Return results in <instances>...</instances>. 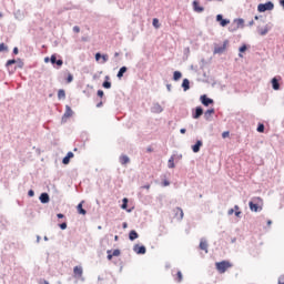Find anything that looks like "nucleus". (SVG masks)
I'll return each instance as SVG.
<instances>
[{
  "instance_id": "obj_1",
  "label": "nucleus",
  "mask_w": 284,
  "mask_h": 284,
  "mask_svg": "<svg viewBox=\"0 0 284 284\" xmlns=\"http://www.w3.org/2000/svg\"><path fill=\"white\" fill-rule=\"evenodd\" d=\"M215 267L220 274H225L227 270L232 267V264L230 263V261H222V262L215 263Z\"/></svg>"
},
{
  "instance_id": "obj_47",
  "label": "nucleus",
  "mask_w": 284,
  "mask_h": 284,
  "mask_svg": "<svg viewBox=\"0 0 284 284\" xmlns=\"http://www.w3.org/2000/svg\"><path fill=\"white\" fill-rule=\"evenodd\" d=\"M247 50V47L245 44H243L241 48H240V52H245Z\"/></svg>"
},
{
  "instance_id": "obj_41",
  "label": "nucleus",
  "mask_w": 284,
  "mask_h": 284,
  "mask_svg": "<svg viewBox=\"0 0 284 284\" xmlns=\"http://www.w3.org/2000/svg\"><path fill=\"white\" fill-rule=\"evenodd\" d=\"M236 23H237V28H241V26H243L244 21H243V19H239V20H236Z\"/></svg>"
},
{
  "instance_id": "obj_3",
  "label": "nucleus",
  "mask_w": 284,
  "mask_h": 284,
  "mask_svg": "<svg viewBox=\"0 0 284 284\" xmlns=\"http://www.w3.org/2000/svg\"><path fill=\"white\" fill-rule=\"evenodd\" d=\"M216 21L220 23V26H222V28H225V26H229L230 23V20L223 19L222 14L216 16Z\"/></svg>"
},
{
  "instance_id": "obj_37",
  "label": "nucleus",
  "mask_w": 284,
  "mask_h": 284,
  "mask_svg": "<svg viewBox=\"0 0 284 284\" xmlns=\"http://www.w3.org/2000/svg\"><path fill=\"white\" fill-rule=\"evenodd\" d=\"M113 256H121V251L120 250H114L112 253Z\"/></svg>"
},
{
  "instance_id": "obj_63",
  "label": "nucleus",
  "mask_w": 284,
  "mask_h": 284,
  "mask_svg": "<svg viewBox=\"0 0 284 284\" xmlns=\"http://www.w3.org/2000/svg\"><path fill=\"white\" fill-rule=\"evenodd\" d=\"M114 240H115V241H119V235H115V236H114Z\"/></svg>"
},
{
  "instance_id": "obj_17",
  "label": "nucleus",
  "mask_w": 284,
  "mask_h": 284,
  "mask_svg": "<svg viewBox=\"0 0 284 284\" xmlns=\"http://www.w3.org/2000/svg\"><path fill=\"white\" fill-rule=\"evenodd\" d=\"M174 281H176V283H181L183 281V273L181 271L176 272L174 275Z\"/></svg>"
},
{
  "instance_id": "obj_42",
  "label": "nucleus",
  "mask_w": 284,
  "mask_h": 284,
  "mask_svg": "<svg viewBox=\"0 0 284 284\" xmlns=\"http://www.w3.org/2000/svg\"><path fill=\"white\" fill-rule=\"evenodd\" d=\"M73 32L79 34V32H81V28H79L78 26L73 27Z\"/></svg>"
},
{
  "instance_id": "obj_53",
  "label": "nucleus",
  "mask_w": 284,
  "mask_h": 284,
  "mask_svg": "<svg viewBox=\"0 0 284 284\" xmlns=\"http://www.w3.org/2000/svg\"><path fill=\"white\" fill-rule=\"evenodd\" d=\"M13 54H19V48H13Z\"/></svg>"
},
{
  "instance_id": "obj_9",
  "label": "nucleus",
  "mask_w": 284,
  "mask_h": 284,
  "mask_svg": "<svg viewBox=\"0 0 284 284\" xmlns=\"http://www.w3.org/2000/svg\"><path fill=\"white\" fill-rule=\"evenodd\" d=\"M72 114H74V112L72 111V108H70V105H67L63 118L64 119H70V116H72Z\"/></svg>"
},
{
  "instance_id": "obj_33",
  "label": "nucleus",
  "mask_w": 284,
  "mask_h": 284,
  "mask_svg": "<svg viewBox=\"0 0 284 284\" xmlns=\"http://www.w3.org/2000/svg\"><path fill=\"white\" fill-rule=\"evenodd\" d=\"M0 51L8 52V45H6V43H1L0 44Z\"/></svg>"
},
{
  "instance_id": "obj_49",
  "label": "nucleus",
  "mask_w": 284,
  "mask_h": 284,
  "mask_svg": "<svg viewBox=\"0 0 284 284\" xmlns=\"http://www.w3.org/2000/svg\"><path fill=\"white\" fill-rule=\"evenodd\" d=\"M162 183H163L164 187H168V185H170V181H168V180H164Z\"/></svg>"
},
{
  "instance_id": "obj_5",
  "label": "nucleus",
  "mask_w": 284,
  "mask_h": 284,
  "mask_svg": "<svg viewBox=\"0 0 284 284\" xmlns=\"http://www.w3.org/2000/svg\"><path fill=\"white\" fill-rule=\"evenodd\" d=\"M201 102L207 108V105H212V103H214V100L207 98V95H202Z\"/></svg>"
},
{
  "instance_id": "obj_28",
  "label": "nucleus",
  "mask_w": 284,
  "mask_h": 284,
  "mask_svg": "<svg viewBox=\"0 0 284 284\" xmlns=\"http://www.w3.org/2000/svg\"><path fill=\"white\" fill-rule=\"evenodd\" d=\"M58 99H65V90L60 89L58 91Z\"/></svg>"
},
{
  "instance_id": "obj_7",
  "label": "nucleus",
  "mask_w": 284,
  "mask_h": 284,
  "mask_svg": "<svg viewBox=\"0 0 284 284\" xmlns=\"http://www.w3.org/2000/svg\"><path fill=\"white\" fill-rule=\"evenodd\" d=\"M133 250H134L135 254H145V252H146L145 246H141L139 244H136Z\"/></svg>"
},
{
  "instance_id": "obj_39",
  "label": "nucleus",
  "mask_w": 284,
  "mask_h": 284,
  "mask_svg": "<svg viewBox=\"0 0 284 284\" xmlns=\"http://www.w3.org/2000/svg\"><path fill=\"white\" fill-rule=\"evenodd\" d=\"M51 63H57V55L55 54H52L51 55V59H50Z\"/></svg>"
},
{
  "instance_id": "obj_35",
  "label": "nucleus",
  "mask_w": 284,
  "mask_h": 284,
  "mask_svg": "<svg viewBox=\"0 0 284 284\" xmlns=\"http://www.w3.org/2000/svg\"><path fill=\"white\" fill-rule=\"evenodd\" d=\"M106 254H108L106 256L108 261H112V258L114 257V255H112V251L111 250L106 251Z\"/></svg>"
},
{
  "instance_id": "obj_11",
  "label": "nucleus",
  "mask_w": 284,
  "mask_h": 284,
  "mask_svg": "<svg viewBox=\"0 0 284 284\" xmlns=\"http://www.w3.org/2000/svg\"><path fill=\"white\" fill-rule=\"evenodd\" d=\"M77 210H78V213H79V214H82V216H85V215L88 214V211H85V210L83 209V202H81L80 204H78Z\"/></svg>"
},
{
  "instance_id": "obj_61",
  "label": "nucleus",
  "mask_w": 284,
  "mask_h": 284,
  "mask_svg": "<svg viewBox=\"0 0 284 284\" xmlns=\"http://www.w3.org/2000/svg\"><path fill=\"white\" fill-rule=\"evenodd\" d=\"M152 151H153L152 148L146 149V152H152Z\"/></svg>"
},
{
  "instance_id": "obj_44",
  "label": "nucleus",
  "mask_w": 284,
  "mask_h": 284,
  "mask_svg": "<svg viewBox=\"0 0 284 284\" xmlns=\"http://www.w3.org/2000/svg\"><path fill=\"white\" fill-rule=\"evenodd\" d=\"M73 79H74V77H72V74H69L68 78H67V81L69 83H72Z\"/></svg>"
},
{
  "instance_id": "obj_48",
  "label": "nucleus",
  "mask_w": 284,
  "mask_h": 284,
  "mask_svg": "<svg viewBox=\"0 0 284 284\" xmlns=\"http://www.w3.org/2000/svg\"><path fill=\"white\" fill-rule=\"evenodd\" d=\"M103 95H104L103 90H99V91H98V97H100L101 99H103Z\"/></svg>"
},
{
  "instance_id": "obj_51",
  "label": "nucleus",
  "mask_w": 284,
  "mask_h": 284,
  "mask_svg": "<svg viewBox=\"0 0 284 284\" xmlns=\"http://www.w3.org/2000/svg\"><path fill=\"white\" fill-rule=\"evenodd\" d=\"M227 214H229V216H232V214H234V209H230V210L227 211Z\"/></svg>"
},
{
  "instance_id": "obj_18",
  "label": "nucleus",
  "mask_w": 284,
  "mask_h": 284,
  "mask_svg": "<svg viewBox=\"0 0 284 284\" xmlns=\"http://www.w3.org/2000/svg\"><path fill=\"white\" fill-rule=\"evenodd\" d=\"M128 203H129L128 197H124V199L122 200L121 209H122V210H126V212H132V210L128 209Z\"/></svg>"
},
{
  "instance_id": "obj_52",
  "label": "nucleus",
  "mask_w": 284,
  "mask_h": 284,
  "mask_svg": "<svg viewBox=\"0 0 284 284\" xmlns=\"http://www.w3.org/2000/svg\"><path fill=\"white\" fill-rule=\"evenodd\" d=\"M241 211H235V216H237V219H241Z\"/></svg>"
},
{
  "instance_id": "obj_10",
  "label": "nucleus",
  "mask_w": 284,
  "mask_h": 284,
  "mask_svg": "<svg viewBox=\"0 0 284 284\" xmlns=\"http://www.w3.org/2000/svg\"><path fill=\"white\" fill-rule=\"evenodd\" d=\"M203 146V142L201 140H199L193 146L192 150L193 152H201V148Z\"/></svg>"
},
{
  "instance_id": "obj_54",
  "label": "nucleus",
  "mask_w": 284,
  "mask_h": 284,
  "mask_svg": "<svg viewBox=\"0 0 284 284\" xmlns=\"http://www.w3.org/2000/svg\"><path fill=\"white\" fill-rule=\"evenodd\" d=\"M28 194H29V196H34V191H33V190H30V191L28 192Z\"/></svg>"
},
{
  "instance_id": "obj_19",
  "label": "nucleus",
  "mask_w": 284,
  "mask_h": 284,
  "mask_svg": "<svg viewBox=\"0 0 284 284\" xmlns=\"http://www.w3.org/2000/svg\"><path fill=\"white\" fill-rule=\"evenodd\" d=\"M120 163L122 165H128V163H130V158H128V155H121L120 156Z\"/></svg>"
},
{
  "instance_id": "obj_60",
  "label": "nucleus",
  "mask_w": 284,
  "mask_h": 284,
  "mask_svg": "<svg viewBox=\"0 0 284 284\" xmlns=\"http://www.w3.org/2000/svg\"><path fill=\"white\" fill-rule=\"evenodd\" d=\"M145 190H150V184L143 186Z\"/></svg>"
},
{
  "instance_id": "obj_29",
  "label": "nucleus",
  "mask_w": 284,
  "mask_h": 284,
  "mask_svg": "<svg viewBox=\"0 0 284 284\" xmlns=\"http://www.w3.org/2000/svg\"><path fill=\"white\" fill-rule=\"evenodd\" d=\"M212 114H214V109H209L205 113H204V116L206 119H210V116H212Z\"/></svg>"
},
{
  "instance_id": "obj_58",
  "label": "nucleus",
  "mask_w": 284,
  "mask_h": 284,
  "mask_svg": "<svg viewBox=\"0 0 284 284\" xmlns=\"http://www.w3.org/2000/svg\"><path fill=\"white\" fill-rule=\"evenodd\" d=\"M101 105H103V102L98 103L97 108H101Z\"/></svg>"
},
{
  "instance_id": "obj_57",
  "label": "nucleus",
  "mask_w": 284,
  "mask_h": 284,
  "mask_svg": "<svg viewBox=\"0 0 284 284\" xmlns=\"http://www.w3.org/2000/svg\"><path fill=\"white\" fill-rule=\"evenodd\" d=\"M180 132H181V134H185L186 130L185 129H181Z\"/></svg>"
},
{
  "instance_id": "obj_64",
  "label": "nucleus",
  "mask_w": 284,
  "mask_h": 284,
  "mask_svg": "<svg viewBox=\"0 0 284 284\" xmlns=\"http://www.w3.org/2000/svg\"><path fill=\"white\" fill-rule=\"evenodd\" d=\"M250 26H254V21H251V22H250Z\"/></svg>"
},
{
  "instance_id": "obj_56",
  "label": "nucleus",
  "mask_w": 284,
  "mask_h": 284,
  "mask_svg": "<svg viewBox=\"0 0 284 284\" xmlns=\"http://www.w3.org/2000/svg\"><path fill=\"white\" fill-rule=\"evenodd\" d=\"M233 210H234V212H239V210H240L239 205H235Z\"/></svg>"
},
{
  "instance_id": "obj_30",
  "label": "nucleus",
  "mask_w": 284,
  "mask_h": 284,
  "mask_svg": "<svg viewBox=\"0 0 284 284\" xmlns=\"http://www.w3.org/2000/svg\"><path fill=\"white\" fill-rule=\"evenodd\" d=\"M168 166L172 170L174 169V158H171L168 162Z\"/></svg>"
},
{
  "instance_id": "obj_8",
  "label": "nucleus",
  "mask_w": 284,
  "mask_h": 284,
  "mask_svg": "<svg viewBox=\"0 0 284 284\" xmlns=\"http://www.w3.org/2000/svg\"><path fill=\"white\" fill-rule=\"evenodd\" d=\"M70 159H74V153L68 152L67 155L63 158L62 163L68 165L70 163Z\"/></svg>"
},
{
  "instance_id": "obj_16",
  "label": "nucleus",
  "mask_w": 284,
  "mask_h": 284,
  "mask_svg": "<svg viewBox=\"0 0 284 284\" xmlns=\"http://www.w3.org/2000/svg\"><path fill=\"white\" fill-rule=\"evenodd\" d=\"M152 112H154L155 114H161V112H163V108L160 104H154L152 108Z\"/></svg>"
},
{
  "instance_id": "obj_36",
  "label": "nucleus",
  "mask_w": 284,
  "mask_h": 284,
  "mask_svg": "<svg viewBox=\"0 0 284 284\" xmlns=\"http://www.w3.org/2000/svg\"><path fill=\"white\" fill-rule=\"evenodd\" d=\"M257 132H265V125L258 124Z\"/></svg>"
},
{
  "instance_id": "obj_34",
  "label": "nucleus",
  "mask_w": 284,
  "mask_h": 284,
  "mask_svg": "<svg viewBox=\"0 0 284 284\" xmlns=\"http://www.w3.org/2000/svg\"><path fill=\"white\" fill-rule=\"evenodd\" d=\"M14 63H17V60H8L7 61V63H6V65H7V68H10V65H14Z\"/></svg>"
},
{
  "instance_id": "obj_55",
  "label": "nucleus",
  "mask_w": 284,
  "mask_h": 284,
  "mask_svg": "<svg viewBox=\"0 0 284 284\" xmlns=\"http://www.w3.org/2000/svg\"><path fill=\"white\" fill-rule=\"evenodd\" d=\"M57 216H58V219H63L64 217V215L62 213H58Z\"/></svg>"
},
{
  "instance_id": "obj_24",
  "label": "nucleus",
  "mask_w": 284,
  "mask_h": 284,
  "mask_svg": "<svg viewBox=\"0 0 284 284\" xmlns=\"http://www.w3.org/2000/svg\"><path fill=\"white\" fill-rule=\"evenodd\" d=\"M128 72V67H122L118 72V79H123V73Z\"/></svg>"
},
{
  "instance_id": "obj_2",
  "label": "nucleus",
  "mask_w": 284,
  "mask_h": 284,
  "mask_svg": "<svg viewBox=\"0 0 284 284\" xmlns=\"http://www.w3.org/2000/svg\"><path fill=\"white\" fill-rule=\"evenodd\" d=\"M258 12H267V10H274V3L272 2H266V3H261L257 6Z\"/></svg>"
},
{
  "instance_id": "obj_62",
  "label": "nucleus",
  "mask_w": 284,
  "mask_h": 284,
  "mask_svg": "<svg viewBox=\"0 0 284 284\" xmlns=\"http://www.w3.org/2000/svg\"><path fill=\"white\" fill-rule=\"evenodd\" d=\"M267 225H272V220H268V221H267Z\"/></svg>"
},
{
  "instance_id": "obj_6",
  "label": "nucleus",
  "mask_w": 284,
  "mask_h": 284,
  "mask_svg": "<svg viewBox=\"0 0 284 284\" xmlns=\"http://www.w3.org/2000/svg\"><path fill=\"white\" fill-rule=\"evenodd\" d=\"M73 274L74 276H77L78 278H81V276H83V267L81 266H75L73 268Z\"/></svg>"
},
{
  "instance_id": "obj_22",
  "label": "nucleus",
  "mask_w": 284,
  "mask_h": 284,
  "mask_svg": "<svg viewBox=\"0 0 284 284\" xmlns=\"http://www.w3.org/2000/svg\"><path fill=\"white\" fill-rule=\"evenodd\" d=\"M129 239L130 241H136V239H139V233H136V231H131L129 233Z\"/></svg>"
},
{
  "instance_id": "obj_45",
  "label": "nucleus",
  "mask_w": 284,
  "mask_h": 284,
  "mask_svg": "<svg viewBox=\"0 0 284 284\" xmlns=\"http://www.w3.org/2000/svg\"><path fill=\"white\" fill-rule=\"evenodd\" d=\"M103 55H101V53H95V61H100L102 59Z\"/></svg>"
},
{
  "instance_id": "obj_4",
  "label": "nucleus",
  "mask_w": 284,
  "mask_h": 284,
  "mask_svg": "<svg viewBox=\"0 0 284 284\" xmlns=\"http://www.w3.org/2000/svg\"><path fill=\"white\" fill-rule=\"evenodd\" d=\"M226 48H227V41H225L222 47H215L214 54H223Z\"/></svg>"
},
{
  "instance_id": "obj_32",
  "label": "nucleus",
  "mask_w": 284,
  "mask_h": 284,
  "mask_svg": "<svg viewBox=\"0 0 284 284\" xmlns=\"http://www.w3.org/2000/svg\"><path fill=\"white\" fill-rule=\"evenodd\" d=\"M102 85H103V88H105L106 90H110V88H112V83L109 82V81L103 82Z\"/></svg>"
},
{
  "instance_id": "obj_13",
  "label": "nucleus",
  "mask_w": 284,
  "mask_h": 284,
  "mask_svg": "<svg viewBox=\"0 0 284 284\" xmlns=\"http://www.w3.org/2000/svg\"><path fill=\"white\" fill-rule=\"evenodd\" d=\"M193 9L195 12H203V10H204L203 7H201L199 4V1H196V0L193 1Z\"/></svg>"
},
{
  "instance_id": "obj_12",
  "label": "nucleus",
  "mask_w": 284,
  "mask_h": 284,
  "mask_svg": "<svg viewBox=\"0 0 284 284\" xmlns=\"http://www.w3.org/2000/svg\"><path fill=\"white\" fill-rule=\"evenodd\" d=\"M202 114H203V108L197 106L195 109V113L193 114V119H200Z\"/></svg>"
},
{
  "instance_id": "obj_25",
  "label": "nucleus",
  "mask_w": 284,
  "mask_h": 284,
  "mask_svg": "<svg viewBox=\"0 0 284 284\" xmlns=\"http://www.w3.org/2000/svg\"><path fill=\"white\" fill-rule=\"evenodd\" d=\"M258 34H261V37H265V34H267V32H270V28L264 27L263 29H257Z\"/></svg>"
},
{
  "instance_id": "obj_38",
  "label": "nucleus",
  "mask_w": 284,
  "mask_h": 284,
  "mask_svg": "<svg viewBox=\"0 0 284 284\" xmlns=\"http://www.w3.org/2000/svg\"><path fill=\"white\" fill-rule=\"evenodd\" d=\"M227 136H230V131H224L222 133V139H227Z\"/></svg>"
},
{
  "instance_id": "obj_14",
  "label": "nucleus",
  "mask_w": 284,
  "mask_h": 284,
  "mask_svg": "<svg viewBox=\"0 0 284 284\" xmlns=\"http://www.w3.org/2000/svg\"><path fill=\"white\" fill-rule=\"evenodd\" d=\"M175 217L179 221L183 220V209H181V207L175 209Z\"/></svg>"
},
{
  "instance_id": "obj_50",
  "label": "nucleus",
  "mask_w": 284,
  "mask_h": 284,
  "mask_svg": "<svg viewBox=\"0 0 284 284\" xmlns=\"http://www.w3.org/2000/svg\"><path fill=\"white\" fill-rule=\"evenodd\" d=\"M55 63H57V65L61 67V65H63V60H57Z\"/></svg>"
},
{
  "instance_id": "obj_40",
  "label": "nucleus",
  "mask_w": 284,
  "mask_h": 284,
  "mask_svg": "<svg viewBox=\"0 0 284 284\" xmlns=\"http://www.w3.org/2000/svg\"><path fill=\"white\" fill-rule=\"evenodd\" d=\"M59 227L62 230H68V223L64 222V223L60 224Z\"/></svg>"
},
{
  "instance_id": "obj_59",
  "label": "nucleus",
  "mask_w": 284,
  "mask_h": 284,
  "mask_svg": "<svg viewBox=\"0 0 284 284\" xmlns=\"http://www.w3.org/2000/svg\"><path fill=\"white\" fill-rule=\"evenodd\" d=\"M44 62H45V63H49V62H50V58H45V59H44Z\"/></svg>"
},
{
  "instance_id": "obj_43",
  "label": "nucleus",
  "mask_w": 284,
  "mask_h": 284,
  "mask_svg": "<svg viewBox=\"0 0 284 284\" xmlns=\"http://www.w3.org/2000/svg\"><path fill=\"white\" fill-rule=\"evenodd\" d=\"M102 63H108V54L102 55Z\"/></svg>"
},
{
  "instance_id": "obj_46",
  "label": "nucleus",
  "mask_w": 284,
  "mask_h": 284,
  "mask_svg": "<svg viewBox=\"0 0 284 284\" xmlns=\"http://www.w3.org/2000/svg\"><path fill=\"white\" fill-rule=\"evenodd\" d=\"M278 284H284V275H281V276L278 277Z\"/></svg>"
},
{
  "instance_id": "obj_21",
  "label": "nucleus",
  "mask_w": 284,
  "mask_h": 284,
  "mask_svg": "<svg viewBox=\"0 0 284 284\" xmlns=\"http://www.w3.org/2000/svg\"><path fill=\"white\" fill-rule=\"evenodd\" d=\"M182 88H183L184 92H187V90H190V80L184 79L182 82Z\"/></svg>"
},
{
  "instance_id": "obj_26",
  "label": "nucleus",
  "mask_w": 284,
  "mask_h": 284,
  "mask_svg": "<svg viewBox=\"0 0 284 284\" xmlns=\"http://www.w3.org/2000/svg\"><path fill=\"white\" fill-rule=\"evenodd\" d=\"M200 250H203L204 252L207 253V242L206 241L200 242Z\"/></svg>"
},
{
  "instance_id": "obj_27",
  "label": "nucleus",
  "mask_w": 284,
  "mask_h": 284,
  "mask_svg": "<svg viewBox=\"0 0 284 284\" xmlns=\"http://www.w3.org/2000/svg\"><path fill=\"white\" fill-rule=\"evenodd\" d=\"M183 77V74L180 71H174L173 73V80L179 81Z\"/></svg>"
},
{
  "instance_id": "obj_15",
  "label": "nucleus",
  "mask_w": 284,
  "mask_h": 284,
  "mask_svg": "<svg viewBox=\"0 0 284 284\" xmlns=\"http://www.w3.org/2000/svg\"><path fill=\"white\" fill-rule=\"evenodd\" d=\"M40 201L41 203H50V195H48V193H42L40 195Z\"/></svg>"
},
{
  "instance_id": "obj_31",
  "label": "nucleus",
  "mask_w": 284,
  "mask_h": 284,
  "mask_svg": "<svg viewBox=\"0 0 284 284\" xmlns=\"http://www.w3.org/2000/svg\"><path fill=\"white\" fill-rule=\"evenodd\" d=\"M153 26H154L156 29L161 28V23L159 22V19H158V18H154V19H153Z\"/></svg>"
},
{
  "instance_id": "obj_20",
  "label": "nucleus",
  "mask_w": 284,
  "mask_h": 284,
  "mask_svg": "<svg viewBox=\"0 0 284 284\" xmlns=\"http://www.w3.org/2000/svg\"><path fill=\"white\" fill-rule=\"evenodd\" d=\"M273 90H281V84H278V80L276 78L272 79Z\"/></svg>"
},
{
  "instance_id": "obj_23",
  "label": "nucleus",
  "mask_w": 284,
  "mask_h": 284,
  "mask_svg": "<svg viewBox=\"0 0 284 284\" xmlns=\"http://www.w3.org/2000/svg\"><path fill=\"white\" fill-rule=\"evenodd\" d=\"M251 212H258V204H254V202L248 203Z\"/></svg>"
}]
</instances>
